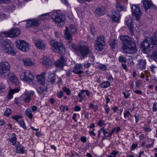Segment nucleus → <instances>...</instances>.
<instances>
[{
  "label": "nucleus",
  "mask_w": 157,
  "mask_h": 157,
  "mask_svg": "<svg viewBox=\"0 0 157 157\" xmlns=\"http://www.w3.org/2000/svg\"><path fill=\"white\" fill-rule=\"evenodd\" d=\"M120 39L123 42L122 44H124V43H127L130 41H132L128 35H121L120 36Z\"/></svg>",
  "instance_id": "a878e982"
},
{
  "label": "nucleus",
  "mask_w": 157,
  "mask_h": 157,
  "mask_svg": "<svg viewBox=\"0 0 157 157\" xmlns=\"http://www.w3.org/2000/svg\"><path fill=\"white\" fill-rule=\"evenodd\" d=\"M117 41L115 39L112 40L110 41L109 45L112 49H114L117 45Z\"/></svg>",
  "instance_id": "2f4dec72"
},
{
  "label": "nucleus",
  "mask_w": 157,
  "mask_h": 157,
  "mask_svg": "<svg viewBox=\"0 0 157 157\" xmlns=\"http://www.w3.org/2000/svg\"><path fill=\"white\" fill-rule=\"evenodd\" d=\"M16 149L17 153H21L23 154L25 153L24 147H22L21 148L20 145L18 144L16 146Z\"/></svg>",
  "instance_id": "72a5a7b5"
},
{
  "label": "nucleus",
  "mask_w": 157,
  "mask_h": 157,
  "mask_svg": "<svg viewBox=\"0 0 157 157\" xmlns=\"http://www.w3.org/2000/svg\"><path fill=\"white\" fill-rule=\"evenodd\" d=\"M98 67L102 71H105L107 69V67L104 64H100L99 65Z\"/></svg>",
  "instance_id": "a18cd8bd"
},
{
  "label": "nucleus",
  "mask_w": 157,
  "mask_h": 157,
  "mask_svg": "<svg viewBox=\"0 0 157 157\" xmlns=\"http://www.w3.org/2000/svg\"><path fill=\"white\" fill-rule=\"evenodd\" d=\"M104 109L106 113H108L109 112L110 109L107 105H105L104 107Z\"/></svg>",
  "instance_id": "6e6d98bb"
},
{
  "label": "nucleus",
  "mask_w": 157,
  "mask_h": 157,
  "mask_svg": "<svg viewBox=\"0 0 157 157\" xmlns=\"http://www.w3.org/2000/svg\"><path fill=\"white\" fill-rule=\"evenodd\" d=\"M98 124L99 126L102 127L104 124V123L103 121L101 120L98 122Z\"/></svg>",
  "instance_id": "e2e57ef3"
},
{
  "label": "nucleus",
  "mask_w": 157,
  "mask_h": 157,
  "mask_svg": "<svg viewBox=\"0 0 157 157\" xmlns=\"http://www.w3.org/2000/svg\"><path fill=\"white\" fill-rule=\"evenodd\" d=\"M24 65L27 66H33L35 64L34 61L29 58H24L22 59Z\"/></svg>",
  "instance_id": "a211bd4d"
},
{
  "label": "nucleus",
  "mask_w": 157,
  "mask_h": 157,
  "mask_svg": "<svg viewBox=\"0 0 157 157\" xmlns=\"http://www.w3.org/2000/svg\"><path fill=\"white\" fill-rule=\"evenodd\" d=\"M63 94V92L62 91H59L57 94V96L58 98H61Z\"/></svg>",
  "instance_id": "3c124183"
},
{
  "label": "nucleus",
  "mask_w": 157,
  "mask_h": 157,
  "mask_svg": "<svg viewBox=\"0 0 157 157\" xmlns=\"http://www.w3.org/2000/svg\"><path fill=\"white\" fill-rule=\"evenodd\" d=\"M85 96L83 93V91L82 90L78 94V98L79 99V101H81L83 99L84 97Z\"/></svg>",
  "instance_id": "4c0bfd02"
},
{
  "label": "nucleus",
  "mask_w": 157,
  "mask_h": 157,
  "mask_svg": "<svg viewBox=\"0 0 157 157\" xmlns=\"http://www.w3.org/2000/svg\"><path fill=\"white\" fill-rule=\"evenodd\" d=\"M130 116V113L128 111L126 110L124 113V116L125 118H126L127 117H128L129 116Z\"/></svg>",
  "instance_id": "09e8293b"
},
{
  "label": "nucleus",
  "mask_w": 157,
  "mask_h": 157,
  "mask_svg": "<svg viewBox=\"0 0 157 157\" xmlns=\"http://www.w3.org/2000/svg\"><path fill=\"white\" fill-rule=\"evenodd\" d=\"M12 117L13 119L17 121L19 119L21 118V117L20 116H12Z\"/></svg>",
  "instance_id": "864d4df0"
},
{
  "label": "nucleus",
  "mask_w": 157,
  "mask_h": 157,
  "mask_svg": "<svg viewBox=\"0 0 157 157\" xmlns=\"http://www.w3.org/2000/svg\"><path fill=\"white\" fill-rule=\"evenodd\" d=\"M40 63L45 68H50L52 65V63L50 59L46 56H44L41 58L40 60Z\"/></svg>",
  "instance_id": "f8f14e48"
},
{
  "label": "nucleus",
  "mask_w": 157,
  "mask_h": 157,
  "mask_svg": "<svg viewBox=\"0 0 157 157\" xmlns=\"http://www.w3.org/2000/svg\"><path fill=\"white\" fill-rule=\"evenodd\" d=\"M122 49L125 53L133 54L137 51L136 45L132 41L126 44L124 43V44H122Z\"/></svg>",
  "instance_id": "39448f33"
},
{
  "label": "nucleus",
  "mask_w": 157,
  "mask_h": 157,
  "mask_svg": "<svg viewBox=\"0 0 157 157\" xmlns=\"http://www.w3.org/2000/svg\"><path fill=\"white\" fill-rule=\"evenodd\" d=\"M153 111H155L157 110V102H155L153 105Z\"/></svg>",
  "instance_id": "5fc2aeb1"
},
{
  "label": "nucleus",
  "mask_w": 157,
  "mask_h": 157,
  "mask_svg": "<svg viewBox=\"0 0 157 157\" xmlns=\"http://www.w3.org/2000/svg\"><path fill=\"white\" fill-rule=\"evenodd\" d=\"M119 60L121 62H126V59L122 56H120L119 59Z\"/></svg>",
  "instance_id": "603ef678"
},
{
  "label": "nucleus",
  "mask_w": 157,
  "mask_h": 157,
  "mask_svg": "<svg viewBox=\"0 0 157 157\" xmlns=\"http://www.w3.org/2000/svg\"><path fill=\"white\" fill-rule=\"evenodd\" d=\"M157 38V37L155 36L153 40H152L150 38L145 39L144 41L141 43L140 44L141 47L143 50L145 52L151 51L154 47H155L157 41L155 43V40Z\"/></svg>",
  "instance_id": "f257e3e1"
},
{
  "label": "nucleus",
  "mask_w": 157,
  "mask_h": 157,
  "mask_svg": "<svg viewBox=\"0 0 157 157\" xmlns=\"http://www.w3.org/2000/svg\"><path fill=\"white\" fill-rule=\"evenodd\" d=\"M45 72H42L36 76L38 82L41 85H44L45 82Z\"/></svg>",
  "instance_id": "f3484780"
},
{
  "label": "nucleus",
  "mask_w": 157,
  "mask_h": 157,
  "mask_svg": "<svg viewBox=\"0 0 157 157\" xmlns=\"http://www.w3.org/2000/svg\"><path fill=\"white\" fill-rule=\"evenodd\" d=\"M11 113V110L10 109L7 108L4 112V115L8 116Z\"/></svg>",
  "instance_id": "37998d69"
},
{
  "label": "nucleus",
  "mask_w": 157,
  "mask_h": 157,
  "mask_svg": "<svg viewBox=\"0 0 157 157\" xmlns=\"http://www.w3.org/2000/svg\"><path fill=\"white\" fill-rule=\"evenodd\" d=\"M125 24L127 25L130 29V33L132 35L133 34V28L134 25L133 24L132 20L131 19L127 18L125 21Z\"/></svg>",
  "instance_id": "6ab92c4d"
},
{
  "label": "nucleus",
  "mask_w": 157,
  "mask_h": 157,
  "mask_svg": "<svg viewBox=\"0 0 157 157\" xmlns=\"http://www.w3.org/2000/svg\"><path fill=\"white\" fill-rule=\"evenodd\" d=\"M71 31L72 33H76L77 29L75 26L73 24L70 25Z\"/></svg>",
  "instance_id": "58836bf2"
},
{
  "label": "nucleus",
  "mask_w": 157,
  "mask_h": 157,
  "mask_svg": "<svg viewBox=\"0 0 157 157\" xmlns=\"http://www.w3.org/2000/svg\"><path fill=\"white\" fill-rule=\"evenodd\" d=\"M132 15L137 20H139L141 16L142 12L140 7L136 5H133L131 7Z\"/></svg>",
  "instance_id": "1a4fd4ad"
},
{
  "label": "nucleus",
  "mask_w": 157,
  "mask_h": 157,
  "mask_svg": "<svg viewBox=\"0 0 157 157\" xmlns=\"http://www.w3.org/2000/svg\"><path fill=\"white\" fill-rule=\"evenodd\" d=\"M14 102L17 105H19L21 101L18 98H16L14 100Z\"/></svg>",
  "instance_id": "bf43d9fd"
},
{
  "label": "nucleus",
  "mask_w": 157,
  "mask_h": 157,
  "mask_svg": "<svg viewBox=\"0 0 157 157\" xmlns=\"http://www.w3.org/2000/svg\"><path fill=\"white\" fill-rule=\"evenodd\" d=\"M6 16L5 14H2L0 13V20H2L4 18H6Z\"/></svg>",
  "instance_id": "4d7b16f0"
},
{
  "label": "nucleus",
  "mask_w": 157,
  "mask_h": 157,
  "mask_svg": "<svg viewBox=\"0 0 157 157\" xmlns=\"http://www.w3.org/2000/svg\"><path fill=\"white\" fill-rule=\"evenodd\" d=\"M136 85L137 87H139L140 85V82L139 80L137 81L136 82Z\"/></svg>",
  "instance_id": "774afa93"
},
{
  "label": "nucleus",
  "mask_w": 157,
  "mask_h": 157,
  "mask_svg": "<svg viewBox=\"0 0 157 157\" xmlns=\"http://www.w3.org/2000/svg\"><path fill=\"white\" fill-rule=\"evenodd\" d=\"M18 123L24 129L26 128V126L24 121L22 120H20L18 122Z\"/></svg>",
  "instance_id": "c03bdc74"
},
{
  "label": "nucleus",
  "mask_w": 157,
  "mask_h": 157,
  "mask_svg": "<svg viewBox=\"0 0 157 157\" xmlns=\"http://www.w3.org/2000/svg\"><path fill=\"white\" fill-rule=\"evenodd\" d=\"M33 41L36 46L38 49H44L46 48V44L42 40L39 39H34Z\"/></svg>",
  "instance_id": "ddd939ff"
},
{
  "label": "nucleus",
  "mask_w": 157,
  "mask_h": 157,
  "mask_svg": "<svg viewBox=\"0 0 157 157\" xmlns=\"http://www.w3.org/2000/svg\"><path fill=\"white\" fill-rule=\"evenodd\" d=\"M91 64L90 63H85L84 66L86 68H89Z\"/></svg>",
  "instance_id": "69168bd1"
},
{
  "label": "nucleus",
  "mask_w": 157,
  "mask_h": 157,
  "mask_svg": "<svg viewBox=\"0 0 157 157\" xmlns=\"http://www.w3.org/2000/svg\"><path fill=\"white\" fill-rule=\"evenodd\" d=\"M50 44L52 49L55 52L64 54L66 52V48L62 42L52 40L50 42Z\"/></svg>",
  "instance_id": "f03ea898"
},
{
  "label": "nucleus",
  "mask_w": 157,
  "mask_h": 157,
  "mask_svg": "<svg viewBox=\"0 0 157 157\" xmlns=\"http://www.w3.org/2000/svg\"><path fill=\"white\" fill-rule=\"evenodd\" d=\"M121 17V15L119 11H116L113 12L111 18L112 21L114 22H118Z\"/></svg>",
  "instance_id": "5701e85b"
},
{
  "label": "nucleus",
  "mask_w": 157,
  "mask_h": 157,
  "mask_svg": "<svg viewBox=\"0 0 157 157\" xmlns=\"http://www.w3.org/2000/svg\"><path fill=\"white\" fill-rule=\"evenodd\" d=\"M32 110L33 112H34L37 109V107L36 106H33L31 108H30Z\"/></svg>",
  "instance_id": "338daca9"
},
{
  "label": "nucleus",
  "mask_w": 157,
  "mask_h": 157,
  "mask_svg": "<svg viewBox=\"0 0 157 157\" xmlns=\"http://www.w3.org/2000/svg\"><path fill=\"white\" fill-rule=\"evenodd\" d=\"M19 75L21 80L24 82H31L34 79L33 76L30 71L25 69L20 71Z\"/></svg>",
  "instance_id": "20e7f679"
},
{
  "label": "nucleus",
  "mask_w": 157,
  "mask_h": 157,
  "mask_svg": "<svg viewBox=\"0 0 157 157\" xmlns=\"http://www.w3.org/2000/svg\"><path fill=\"white\" fill-rule=\"evenodd\" d=\"M41 17L42 19H47L49 17L48 16L47 14H43L41 16Z\"/></svg>",
  "instance_id": "680f3d73"
},
{
  "label": "nucleus",
  "mask_w": 157,
  "mask_h": 157,
  "mask_svg": "<svg viewBox=\"0 0 157 157\" xmlns=\"http://www.w3.org/2000/svg\"><path fill=\"white\" fill-rule=\"evenodd\" d=\"M2 47L4 51L8 54H12L14 52L13 49L10 45L8 44L6 41H3Z\"/></svg>",
  "instance_id": "dca6fc26"
},
{
  "label": "nucleus",
  "mask_w": 157,
  "mask_h": 157,
  "mask_svg": "<svg viewBox=\"0 0 157 157\" xmlns=\"http://www.w3.org/2000/svg\"><path fill=\"white\" fill-rule=\"evenodd\" d=\"M101 131L103 133V134L105 136V137H106V134L108 133V132L106 131V130L104 128H101Z\"/></svg>",
  "instance_id": "13d9d810"
},
{
  "label": "nucleus",
  "mask_w": 157,
  "mask_h": 157,
  "mask_svg": "<svg viewBox=\"0 0 157 157\" xmlns=\"http://www.w3.org/2000/svg\"><path fill=\"white\" fill-rule=\"evenodd\" d=\"M143 5L146 11L152 6L151 2L149 0H142Z\"/></svg>",
  "instance_id": "393cba45"
},
{
  "label": "nucleus",
  "mask_w": 157,
  "mask_h": 157,
  "mask_svg": "<svg viewBox=\"0 0 157 157\" xmlns=\"http://www.w3.org/2000/svg\"><path fill=\"white\" fill-rule=\"evenodd\" d=\"M20 90V87H18L14 89H10L7 95V98L9 99L12 98L13 94L14 93L18 92Z\"/></svg>",
  "instance_id": "b1692460"
},
{
  "label": "nucleus",
  "mask_w": 157,
  "mask_h": 157,
  "mask_svg": "<svg viewBox=\"0 0 157 157\" xmlns=\"http://www.w3.org/2000/svg\"><path fill=\"white\" fill-rule=\"evenodd\" d=\"M82 64H79L76 65L73 70V72L75 73L80 74L83 72V71L81 70L82 69Z\"/></svg>",
  "instance_id": "4be33fe9"
},
{
  "label": "nucleus",
  "mask_w": 157,
  "mask_h": 157,
  "mask_svg": "<svg viewBox=\"0 0 157 157\" xmlns=\"http://www.w3.org/2000/svg\"><path fill=\"white\" fill-rule=\"evenodd\" d=\"M139 62V63H138L137 65L140 68L142 69H144L146 64L145 61L144 60H140Z\"/></svg>",
  "instance_id": "c85d7f7f"
},
{
  "label": "nucleus",
  "mask_w": 157,
  "mask_h": 157,
  "mask_svg": "<svg viewBox=\"0 0 157 157\" xmlns=\"http://www.w3.org/2000/svg\"><path fill=\"white\" fill-rule=\"evenodd\" d=\"M83 93L85 92L86 94L87 95V96H89L90 95V92L88 90H82Z\"/></svg>",
  "instance_id": "052dcab7"
},
{
  "label": "nucleus",
  "mask_w": 157,
  "mask_h": 157,
  "mask_svg": "<svg viewBox=\"0 0 157 157\" xmlns=\"http://www.w3.org/2000/svg\"><path fill=\"white\" fill-rule=\"evenodd\" d=\"M89 108L93 110L94 112H96L98 109V107L97 105H94L92 103L89 104Z\"/></svg>",
  "instance_id": "f704fd0d"
},
{
  "label": "nucleus",
  "mask_w": 157,
  "mask_h": 157,
  "mask_svg": "<svg viewBox=\"0 0 157 157\" xmlns=\"http://www.w3.org/2000/svg\"><path fill=\"white\" fill-rule=\"evenodd\" d=\"M48 78L50 79V81L52 83H54L55 80V76L53 75V76L51 77V75H50L48 76Z\"/></svg>",
  "instance_id": "de8ad7c7"
},
{
  "label": "nucleus",
  "mask_w": 157,
  "mask_h": 157,
  "mask_svg": "<svg viewBox=\"0 0 157 157\" xmlns=\"http://www.w3.org/2000/svg\"><path fill=\"white\" fill-rule=\"evenodd\" d=\"M116 8L119 11L124 10L125 9L124 6H123L120 3L118 2H117L116 4Z\"/></svg>",
  "instance_id": "7c9ffc66"
},
{
  "label": "nucleus",
  "mask_w": 157,
  "mask_h": 157,
  "mask_svg": "<svg viewBox=\"0 0 157 157\" xmlns=\"http://www.w3.org/2000/svg\"><path fill=\"white\" fill-rule=\"evenodd\" d=\"M25 113L26 115L28 116L30 119H32L33 117V115L32 113V111L30 108L27 109L25 112Z\"/></svg>",
  "instance_id": "c756f323"
},
{
  "label": "nucleus",
  "mask_w": 157,
  "mask_h": 157,
  "mask_svg": "<svg viewBox=\"0 0 157 157\" xmlns=\"http://www.w3.org/2000/svg\"><path fill=\"white\" fill-rule=\"evenodd\" d=\"M40 23V21L37 19L29 20L27 21L26 27H36L39 26Z\"/></svg>",
  "instance_id": "4468645a"
},
{
  "label": "nucleus",
  "mask_w": 157,
  "mask_h": 157,
  "mask_svg": "<svg viewBox=\"0 0 157 157\" xmlns=\"http://www.w3.org/2000/svg\"><path fill=\"white\" fill-rule=\"evenodd\" d=\"M110 85V83L108 81H106L102 82L101 84V87L104 88L108 87Z\"/></svg>",
  "instance_id": "ea45409f"
},
{
  "label": "nucleus",
  "mask_w": 157,
  "mask_h": 157,
  "mask_svg": "<svg viewBox=\"0 0 157 157\" xmlns=\"http://www.w3.org/2000/svg\"><path fill=\"white\" fill-rule=\"evenodd\" d=\"M12 137L9 139V140L13 145H14L16 142V138L15 135L13 133L12 134Z\"/></svg>",
  "instance_id": "473e14b6"
},
{
  "label": "nucleus",
  "mask_w": 157,
  "mask_h": 157,
  "mask_svg": "<svg viewBox=\"0 0 157 157\" xmlns=\"http://www.w3.org/2000/svg\"><path fill=\"white\" fill-rule=\"evenodd\" d=\"M110 155L108 156L109 157H116V155L118 154V152L113 151L110 153Z\"/></svg>",
  "instance_id": "49530a36"
},
{
  "label": "nucleus",
  "mask_w": 157,
  "mask_h": 157,
  "mask_svg": "<svg viewBox=\"0 0 157 157\" xmlns=\"http://www.w3.org/2000/svg\"><path fill=\"white\" fill-rule=\"evenodd\" d=\"M10 81L13 84L17 85L19 83V81L17 77L15 75L11 76L10 78Z\"/></svg>",
  "instance_id": "bb28decb"
},
{
  "label": "nucleus",
  "mask_w": 157,
  "mask_h": 157,
  "mask_svg": "<svg viewBox=\"0 0 157 157\" xmlns=\"http://www.w3.org/2000/svg\"><path fill=\"white\" fill-rule=\"evenodd\" d=\"M64 37L65 40L67 41L68 43L69 48L71 49H75L76 47V45L73 44H71L72 38L71 35L69 32L68 28L67 27H66V29L64 32Z\"/></svg>",
  "instance_id": "9d476101"
},
{
  "label": "nucleus",
  "mask_w": 157,
  "mask_h": 157,
  "mask_svg": "<svg viewBox=\"0 0 157 157\" xmlns=\"http://www.w3.org/2000/svg\"><path fill=\"white\" fill-rule=\"evenodd\" d=\"M90 30L91 32L93 34H94L95 33V28L93 25H91L90 26Z\"/></svg>",
  "instance_id": "8fccbe9b"
},
{
  "label": "nucleus",
  "mask_w": 157,
  "mask_h": 157,
  "mask_svg": "<svg viewBox=\"0 0 157 157\" xmlns=\"http://www.w3.org/2000/svg\"><path fill=\"white\" fill-rule=\"evenodd\" d=\"M63 91L65 92L67 95H69L71 94L70 89L69 88L63 87Z\"/></svg>",
  "instance_id": "79ce46f5"
},
{
  "label": "nucleus",
  "mask_w": 157,
  "mask_h": 157,
  "mask_svg": "<svg viewBox=\"0 0 157 157\" xmlns=\"http://www.w3.org/2000/svg\"><path fill=\"white\" fill-rule=\"evenodd\" d=\"M65 63V62L64 60V59L63 57L61 56L59 60L56 61L55 62V64L56 67L59 68H60L62 69Z\"/></svg>",
  "instance_id": "aec40b11"
},
{
  "label": "nucleus",
  "mask_w": 157,
  "mask_h": 157,
  "mask_svg": "<svg viewBox=\"0 0 157 157\" xmlns=\"http://www.w3.org/2000/svg\"><path fill=\"white\" fill-rule=\"evenodd\" d=\"M20 30L17 28H13L8 31L4 33L3 35L7 37L14 38L18 37L21 33Z\"/></svg>",
  "instance_id": "9b49d317"
},
{
  "label": "nucleus",
  "mask_w": 157,
  "mask_h": 157,
  "mask_svg": "<svg viewBox=\"0 0 157 157\" xmlns=\"http://www.w3.org/2000/svg\"><path fill=\"white\" fill-rule=\"evenodd\" d=\"M76 11L78 16L81 17L83 16L84 15L83 12L81 10L80 8H77L76 9Z\"/></svg>",
  "instance_id": "a19ab883"
},
{
  "label": "nucleus",
  "mask_w": 157,
  "mask_h": 157,
  "mask_svg": "<svg viewBox=\"0 0 157 157\" xmlns=\"http://www.w3.org/2000/svg\"><path fill=\"white\" fill-rule=\"evenodd\" d=\"M81 108L78 106H76L75 109V111H78L80 110Z\"/></svg>",
  "instance_id": "0e129e2a"
},
{
  "label": "nucleus",
  "mask_w": 157,
  "mask_h": 157,
  "mask_svg": "<svg viewBox=\"0 0 157 157\" xmlns=\"http://www.w3.org/2000/svg\"><path fill=\"white\" fill-rule=\"evenodd\" d=\"M51 17L54 21L56 24L59 27L63 25L65 23V18L62 15L56 12H54L51 15Z\"/></svg>",
  "instance_id": "0eeeda50"
},
{
  "label": "nucleus",
  "mask_w": 157,
  "mask_h": 157,
  "mask_svg": "<svg viewBox=\"0 0 157 157\" xmlns=\"http://www.w3.org/2000/svg\"><path fill=\"white\" fill-rule=\"evenodd\" d=\"M78 50L80 54L83 57L89 53V48L87 46L79 45L78 47Z\"/></svg>",
  "instance_id": "2eb2a0df"
},
{
  "label": "nucleus",
  "mask_w": 157,
  "mask_h": 157,
  "mask_svg": "<svg viewBox=\"0 0 157 157\" xmlns=\"http://www.w3.org/2000/svg\"><path fill=\"white\" fill-rule=\"evenodd\" d=\"M6 86L4 83H0V94L4 92L6 90Z\"/></svg>",
  "instance_id": "e433bc0d"
},
{
  "label": "nucleus",
  "mask_w": 157,
  "mask_h": 157,
  "mask_svg": "<svg viewBox=\"0 0 157 157\" xmlns=\"http://www.w3.org/2000/svg\"><path fill=\"white\" fill-rule=\"evenodd\" d=\"M34 94L33 91H32L30 93L26 91L24 93V95L26 96L24 99V101L26 103H29L31 99V97Z\"/></svg>",
  "instance_id": "412c9836"
},
{
  "label": "nucleus",
  "mask_w": 157,
  "mask_h": 157,
  "mask_svg": "<svg viewBox=\"0 0 157 157\" xmlns=\"http://www.w3.org/2000/svg\"><path fill=\"white\" fill-rule=\"evenodd\" d=\"M36 90L38 93L40 94H42L46 90V88L44 85H42L41 86H38Z\"/></svg>",
  "instance_id": "cd10ccee"
},
{
  "label": "nucleus",
  "mask_w": 157,
  "mask_h": 157,
  "mask_svg": "<svg viewBox=\"0 0 157 157\" xmlns=\"http://www.w3.org/2000/svg\"><path fill=\"white\" fill-rule=\"evenodd\" d=\"M95 12L97 14L100 16L102 15L105 13V12L103 8L101 9L100 8H98L96 10Z\"/></svg>",
  "instance_id": "c9c22d12"
},
{
  "label": "nucleus",
  "mask_w": 157,
  "mask_h": 157,
  "mask_svg": "<svg viewBox=\"0 0 157 157\" xmlns=\"http://www.w3.org/2000/svg\"><path fill=\"white\" fill-rule=\"evenodd\" d=\"M15 43L17 48L23 52H26L29 50V44L25 40L17 39Z\"/></svg>",
  "instance_id": "423d86ee"
},
{
  "label": "nucleus",
  "mask_w": 157,
  "mask_h": 157,
  "mask_svg": "<svg viewBox=\"0 0 157 157\" xmlns=\"http://www.w3.org/2000/svg\"><path fill=\"white\" fill-rule=\"evenodd\" d=\"M10 66L7 62H2L0 63V76L5 78L10 75Z\"/></svg>",
  "instance_id": "7ed1b4c3"
},
{
  "label": "nucleus",
  "mask_w": 157,
  "mask_h": 157,
  "mask_svg": "<svg viewBox=\"0 0 157 157\" xmlns=\"http://www.w3.org/2000/svg\"><path fill=\"white\" fill-rule=\"evenodd\" d=\"M105 44L104 37L100 36L97 38L94 45L95 48L98 51H101L103 49V46Z\"/></svg>",
  "instance_id": "6e6552de"
}]
</instances>
